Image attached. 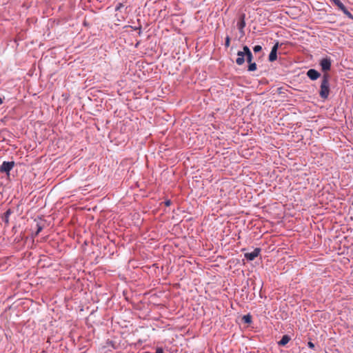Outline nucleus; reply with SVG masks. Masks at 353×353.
<instances>
[{
	"mask_svg": "<svg viewBox=\"0 0 353 353\" xmlns=\"http://www.w3.org/2000/svg\"><path fill=\"white\" fill-rule=\"evenodd\" d=\"M330 75L327 73H325L323 75L321 79V83L320 86L319 95L321 99H327L330 94Z\"/></svg>",
	"mask_w": 353,
	"mask_h": 353,
	"instance_id": "nucleus-1",
	"label": "nucleus"
},
{
	"mask_svg": "<svg viewBox=\"0 0 353 353\" xmlns=\"http://www.w3.org/2000/svg\"><path fill=\"white\" fill-rule=\"evenodd\" d=\"M243 51H239L237 52V59H236V63L239 65H241L245 62V58H246V60L248 63H250L252 61V54L250 50V48L245 46H243Z\"/></svg>",
	"mask_w": 353,
	"mask_h": 353,
	"instance_id": "nucleus-2",
	"label": "nucleus"
},
{
	"mask_svg": "<svg viewBox=\"0 0 353 353\" xmlns=\"http://www.w3.org/2000/svg\"><path fill=\"white\" fill-rule=\"evenodd\" d=\"M14 161H3L0 166V172L10 174V170L14 168Z\"/></svg>",
	"mask_w": 353,
	"mask_h": 353,
	"instance_id": "nucleus-3",
	"label": "nucleus"
},
{
	"mask_svg": "<svg viewBox=\"0 0 353 353\" xmlns=\"http://www.w3.org/2000/svg\"><path fill=\"white\" fill-rule=\"evenodd\" d=\"M320 65L323 72H327L331 68V59L330 58H323L320 61Z\"/></svg>",
	"mask_w": 353,
	"mask_h": 353,
	"instance_id": "nucleus-4",
	"label": "nucleus"
},
{
	"mask_svg": "<svg viewBox=\"0 0 353 353\" xmlns=\"http://www.w3.org/2000/svg\"><path fill=\"white\" fill-rule=\"evenodd\" d=\"M260 252V248H255L252 252L245 253V258L249 261H253L259 255Z\"/></svg>",
	"mask_w": 353,
	"mask_h": 353,
	"instance_id": "nucleus-5",
	"label": "nucleus"
},
{
	"mask_svg": "<svg viewBox=\"0 0 353 353\" xmlns=\"http://www.w3.org/2000/svg\"><path fill=\"white\" fill-rule=\"evenodd\" d=\"M279 48V43H276L272 48L271 52L269 54V61H274L276 59L277 55V50Z\"/></svg>",
	"mask_w": 353,
	"mask_h": 353,
	"instance_id": "nucleus-6",
	"label": "nucleus"
},
{
	"mask_svg": "<svg viewBox=\"0 0 353 353\" xmlns=\"http://www.w3.org/2000/svg\"><path fill=\"white\" fill-rule=\"evenodd\" d=\"M307 75L311 80L313 81L316 80L321 76L320 73L314 69H310L307 72Z\"/></svg>",
	"mask_w": 353,
	"mask_h": 353,
	"instance_id": "nucleus-7",
	"label": "nucleus"
},
{
	"mask_svg": "<svg viewBox=\"0 0 353 353\" xmlns=\"http://www.w3.org/2000/svg\"><path fill=\"white\" fill-rule=\"evenodd\" d=\"M237 28L241 33H243V29L245 26V14H242L239 19V21L237 22Z\"/></svg>",
	"mask_w": 353,
	"mask_h": 353,
	"instance_id": "nucleus-8",
	"label": "nucleus"
},
{
	"mask_svg": "<svg viewBox=\"0 0 353 353\" xmlns=\"http://www.w3.org/2000/svg\"><path fill=\"white\" fill-rule=\"evenodd\" d=\"M290 337L288 335H283L281 339L278 342V345L280 346H285L290 341Z\"/></svg>",
	"mask_w": 353,
	"mask_h": 353,
	"instance_id": "nucleus-9",
	"label": "nucleus"
},
{
	"mask_svg": "<svg viewBox=\"0 0 353 353\" xmlns=\"http://www.w3.org/2000/svg\"><path fill=\"white\" fill-rule=\"evenodd\" d=\"M242 321L245 323H247V324H250L252 323V316L248 314H246V315H244L243 317H242Z\"/></svg>",
	"mask_w": 353,
	"mask_h": 353,
	"instance_id": "nucleus-10",
	"label": "nucleus"
},
{
	"mask_svg": "<svg viewBox=\"0 0 353 353\" xmlns=\"http://www.w3.org/2000/svg\"><path fill=\"white\" fill-rule=\"evenodd\" d=\"M340 10L350 19H353V15L347 10V8L343 6Z\"/></svg>",
	"mask_w": 353,
	"mask_h": 353,
	"instance_id": "nucleus-11",
	"label": "nucleus"
},
{
	"mask_svg": "<svg viewBox=\"0 0 353 353\" xmlns=\"http://www.w3.org/2000/svg\"><path fill=\"white\" fill-rule=\"evenodd\" d=\"M256 70V64L255 63H249L248 70L250 72L255 71Z\"/></svg>",
	"mask_w": 353,
	"mask_h": 353,
	"instance_id": "nucleus-12",
	"label": "nucleus"
},
{
	"mask_svg": "<svg viewBox=\"0 0 353 353\" xmlns=\"http://www.w3.org/2000/svg\"><path fill=\"white\" fill-rule=\"evenodd\" d=\"M10 214H11V211H10V210H8L5 212V214H4L3 219H4V221H5V222H6V223H8V222H9V216H10Z\"/></svg>",
	"mask_w": 353,
	"mask_h": 353,
	"instance_id": "nucleus-13",
	"label": "nucleus"
},
{
	"mask_svg": "<svg viewBox=\"0 0 353 353\" xmlns=\"http://www.w3.org/2000/svg\"><path fill=\"white\" fill-rule=\"evenodd\" d=\"M332 2L334 3V5L336 6L339 9L344 6L339 0H333Z\"/></svg>",
	"mask_w": 353,
	"mask_h": 353,
	"instance_id": "nucleus-14",
	"label": "nucleus"
},
{
	"mask_svg": "<svg viewBox=\"0 0 353 353\" xmlns=\"http://www.w3.org/2000/svg\"><path fill=\"white\" fill-rule=\"evenodd\" d=\"M261 50H262V47L259 45L255 46L253 48V50L254 52H259L261 51Z\"/></svg>",
	"mask_w": 353,
	"mask_h": 353,
	"instance_id": "nucleus-15",
	"label": "nucleus"
},
{
	"mask_svg": "<svg viewBox=\"0 0 353 353\" xmlns=\"http://www.w3.org/2000/svg\"><path fill=\"white\" fill-rule=\"evenodd\" d=\"M230 38L229 36H227L225 38V47L228 48L230 46Z\"/></svg>",
	"mask_w": 353,
	"mask_h": 353,
	"instance_id": "nucleus-16",
	"label": "nucleus"
},
{
	"mask_svg": "<svg viewBox=\"0 0 353 353\" xmlns=\"http://www.w3.org/2000/svg\"><path fill=\"white\" fill-rule=\"evenodd\" d=\"M155 353H163V350L161 347H157Z\"/></svg>",
	"mask_w": 353,
	"mask_h": 353,
	"instance_id": "nucleus-17",
	"label": "nucleus"
},
{
	"mask_svg": "<svg viewBox=\"0 0 353 353\" xmlns=\"http://www.w3.org/2000/svg\"><path fill=\"white\" fill-rule=\"evenodd\" d=\"M307 345H308V347H310V348H314V343H313L312 342H311V341H309V342L307 343Z\"/></svg>",
	"mask_w": 353,
	"mask_h": 353,
	"instance_id": "nucleus-18",
	"label": "nucleus"
},
{
	"mask_svg": "<svg viewBox=\"0 0 353 353\" xmlns=\"http://www.w3.org/2000/svg\"><path fill=\"white\" fill-rule=\"evenodd\" d=\"M165 205L169 206L171 204V201L170 200H168L165 202Z\"/></svg>",
	"mask_w": 353,
	"mask_h": 353,
	"instance_id": "nucleus-19",
	"label": "nucleus"
},
{
	"mask_svg": "<svg viewBox=\"0 0 353 353\" xmlns=\"http://www.w3.org/2000/svg\"><path fill=\"white\" fill-rule=\"evenodd\" d=\"M121 6H122V4H121V3H119V6H117L116 10H117L120 9V8H121Z\"/></svg>",
	"mask_w": 353,
	"mask_h": 353,
	"instance_id": "nucleus-20",
	"label": "nucleus"
},
{
	"mask_svg": "<svg viewBox=\"0 0 353 353\" xmlns=\"http://www.w3.org/2000/svg\"><path fill=\"white\" fill-rule=\"evenodd\" d=\"M3 103V100L0 97V104Z\"/></svg>",
	"mask_w": 353,
	"mask_h": 353,
	"instance_id": "nucleus-21",
	"label": "nucleus"
},
{
	"mask_svg": "<svg viewBox=\"0 0 353 353\" xmlns=\"http://www.w3.org/2000/svg\"><path fill=\"white\" fill-rule=\"evenodd\" d=\"M330 1H332L333 0H330Z\"/></svg>",
	"mask_w": 353,
	"mask_h": 353,
	"instance_id": "nucleus-22",
	"label": "nucleus"
}]
</instances>
